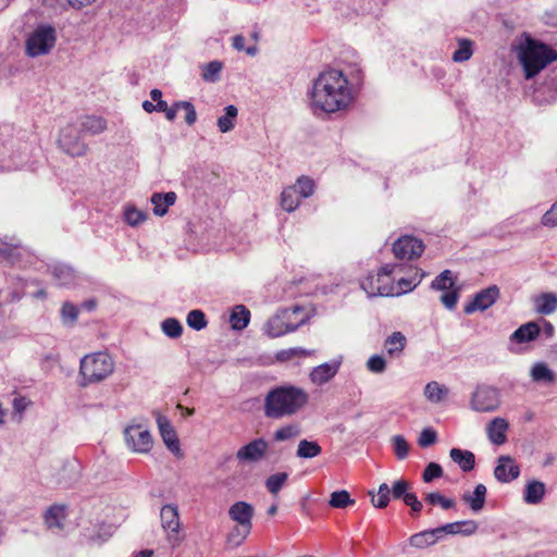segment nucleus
Wrapping results in <instances>:
<instances>
[{
  "label": "nucleus",
  "instance_id": "nucleus-1",
  "mask_svg": "<svg viewBox=\"0 0 557 557\" xmlns=\"http://www.w3.org/2000/svg\"><path fill=\"white\" fill-rule=\"evenodd\" d=\"M362 85L363 71L357 63L324 70L308 90L309 108L315 116L344 111L356 100Z\"/></svg>",
  "mask_w": 557,
  "mask_h": 557
},
{
  "label": "nucleus",
  "instance_id": "nucleus-2",
  "mask_svg": "<svg viewBox=\"0 0 557 557\" xmlns=\"http://www.w3.org/2000/svg\"><path fill=\"white\" fill-rule=\"evenodd\" d=\"M525 79H531L557 60V51L547 44L523 34L512 46Z\"/></svg>",
  "mask_w": 557,
  "mask_h": 557
},
{
  "label": "nucleus",
  "instance_id": "nucleus-3",
  "mask_svg": "<svg viewBox=\"0 0 557 557\" xmlns=\"http://www.w3.org/2000/svg\"><path fill=\"white\" fill-rule=\"evenodd\" d=\"M398 268L396 264H385L377 271L376 281L379 283L377 286H374V275H367L364 278L360 281V287L366 292L368 297H389V296H399L401 294L408 293L412 290L416 286H418L425 275L424 272L420 269L414 270V275L410 278H399L397 283H395V278L393 277V273Z\"/></svg>",
  "mask_w": 557,
  "mask_h": 557
},
{
  "label": "nucleus",
  "instance_id": "nucleus-4",
  "mask_svg": "<svg viewBox=\"0 0 557 557\" xmlns=\"http://www.w3.org/2000/svg\"><path fill=\"white\" fill-rule=\"evenodd\" d=\"M308 403L305 389L285 385L271 389L264 399V414L271 419H281L298 412Z\"/></svg>",
  "mask_w": 557,
  "mask_h": 557
},
{
  "label": "nucleus",
  "instance_id": "nucleus-5",
  "mask_svg": "<svg viewBox=\"0 0 557 557\" xmlns=\"http://www.w3.org/2000/svg\"><path fill=\"white\" fill-rule=\"evenodd\" d=\"M113 358L104 351L88 354L81 359L79 374L84 382L83 386L98 383L106 380L114 371Z\"/></svg>",
  "mask_w": 557,
  "mask_h": 557
},
{
  "label": "nucleus",
  "instance_id": "nucleus-6",
  "mask_svg": "<svg viewBox=\"0 0 557 557\" xmlns=\"http://www.w3.org/2000/svg\"><path fill=\"white\" fill-rule=\"evenodd\" d=\"M308 315L302 308L295 306L278 310L265 324V332L270 337H280L296 331L305 324Z\"/></svg>",
  "mask_w": 557,
  "mask_h": 557
},
{
  "label": "nucleus",
  "instance_id": "nucleus-7",
  "mask_svg": "<svg viewBox=\"0 0 557 557\" xmlns=\"http://www.w3.org/2000/svg\"><path fill=\"white\" fill-rule=\"evenodd\" d=\"M57 41L55 28L49 24H40L27 34L25 52L30 58L48 54Z\"/></svg>",
  "mask_w": 557,
  "mask_h": 557
},
{
  "label": "nucleus",
  "instance_id": "nucleus-8",
  "mask_svg": "<svg viewBox=\"0 0 557 557\" xmlns=\"http://www.w3.org/2000/svg\"><path fill=\"white\" fill-rule=\"evenodd\" d=\"M81 133L76 124L66 125L60 131L58 146L72 157L85 156L88 151V146L81 139Z\"/></svg>",
  "mask_w": 557,
  "mask_h": 557
},
{
  "label": "nucleus",
  "instance_id": "nucleus-9",
  "mask_svg": "<svg viewBox=\"0 0 557 557\" xmlns=\"http://www.w3.org/2000/svg\"><path fill=\"white\" fill-rule=\"evenodd\" d=\"M126 446L134 453L147 454L152 448V436L143 424H132L124 430Z\"/></svg>",
  "mask_w": 557,
  "mask_h": 557
},
{
  "label": "nucleus",
  "instance_id": "nucleus-10",
  "mask_svg": "<svg viewBox=\"0 0 557 557\" xmlns=\"http://www.w3.org/2000/svg\"><path fill=\"white\" fill-rule=\"evenodd\" d=\"M498 389L482 385L478 386L471 396L470 407L476 412H492L499 407Z\"/></svg>",
  "mask_w": 557,
  "mask_h": 557
},
{
  "label": "nucleus",
  "instance_id": "nucleus-11",
  "mask_svg": "<svg viewBox=\"0 0 557 557\" xmlns=\"http://www.w3.org/2000/svg\"><path fill=\"white\" fill-rule=\"evenodd\" d=\"M269 443L263 437H257L236 451V459L240 465L258 463L265 459Z\"/></svg>",
  "mask_w": 557,
  "mask_h": 557
},
{
  "label": "nucleus",
  "instance_id": "nucleus-12",
  "mask_svg": "<svg viewBox=\"0 0 557 557\" xmlns=\"http://www.w3.org/2000/svg\"><path fill=\"white\" fill-rule=\"evenodd\" d=\"M424 245L413 236H403L393 245V252L397 259H414L422 255Z\"/></svg>",
  "mask_w": 557,
  "mask_h": 557
},
{
  "label": "nucleus",
  "instance_id": "nucleus-13",
  "mask_svg": "<svg viewBox=\"0 0 557 557\" xmlns=\"http://www.w3.org/2000/svg\"><path fill=\"white\" fill-rule=\"evenodd\" d=\"M160 519L163 530L168 533V539L172 545L180 542V516L178 509L172 505H165L161 508Z\"/></svg>",
  "mask_w": 557,
  "mask_h": 557
},
{
  "label": "nucleus",
  "instance_id": "nucleus-14",
  "mask_svg": "<svg viewBox=\"0 0 557 557\" xmlns=\"http://www.w3.org/2000/svg\"><path fill=\"white\" fill-rule=\"evenodd\" d=\"M499 297V289L496 285H492L482 289L473 297L472 301L465 306V312L471 314L478 310L483 311L495 304Z\"/></svg>",
  "mask_w": 557,
  "mask_h": 557
},
{
  "label": "nucleus",
  "instance_id": "nucleus-15",
  "mask_svg": "<svg viewBox=\"0 0 557 557\" xmlns=\"http://www.w3.org/2000/svg\"><path fill=\"white\" fill-rule=\"evenodd\" d=\"M520 474V467L516 461L507 455H503L497 459V466L494 469L495 478L503 483L516 480Z\"/></svg>",
  "mask_w": 557,
  "mask_h": 557
},
{
  "label": "nucleus",
  "instance_id": "nucleus-16",
  "mask_svg": "<svg viewBox=\"0 0 557 557\" xmlns=\"http://www.w3.org/2000/svg\"><path fill=\"white\" fill-rule=\"evenodd\" d=\"M255 513L253 507L243 500L234 503L228 509L230 518L235 521L239 527L251 529L252 517Z\"/></svg>",
  "mask_w": 557,
  "mask_h": 557
},
{
  "label": "nucleus",
  "instance_id": "nucleus-17",
  "mask_svg": "<svg viewBox=\"0 0 557 557\" xmlns=\"http://www.w3.org/2000/svg\"><path fill=\"white\" fill-rule=\"evenodd\" d=\"M158 428L161 434V437L165 444V446L174 454L180 453V442L177 435L171 425L168 418L163 416H158L157 418Z\"/></svg>",
  "mask_w": 557,
  "mask_h": 557
},
{
  "label": "nucleus",
  "instance_id": "nucleus-18",
  "mask_svg": "<svg viewBox=\"0 0 557 557\" xmlns=\"http://www.w3.org/2000/svg\"><path fill=\"white\" fill-rule=\"evenodd\" d=\"M341 362H325L312 369L310 380L315 385H323L338 372Z\"/></svg>",
  "mask_w": 557,
  "mask_h": 557
},
{
  "label": "nucleus",
  "instance_id": "nucleus-19",
  "mask_svg": "<svg viewBox=\"0 0 557 557\" xmlns=\"http://www.w3.org/2000/svg\"><path fill=\"white\" fill-rule=\"evenodd\" d=\"M541 333V327L536 322H528L520 325L509 337L511 343L525 344L533 342Z\"/></svg>",
  "mask_w": 557,
  "mask_h": 557
},
{
  "label": "nucleus",
  "instance_id": "nucleus-20",
  "mask_svg": "<svg viewBox=\"0 0 557 557\" xmlns=\"http://www.w3.org/2000/svg\"><path fill=\"white\" fill-rule=\"evenodd\" d=\"M509 428L508 422L503 418H494L486 425V434L491 443L502 445L506 442V432Z\"/></svg>",
  "mask_w": 557,
  "mask_h": 557
},
{
  "label": "nucleus",
  "instance_id": "nucleus-21",
  "mask_svg": "<svg viewBox=\"0 0 557 557\" xmlns=\"http://www.w3.org/2000/svg\"><path fill=\"white\" fill-rule=\"evenodd\" d=\"M77 127L82 133L95 136L107 129V121L101 116L85 115L78 120Z\"/></svg>",
  "mask_w": 557,
  "mask_h": 557
},
{
  "label": "nucleus",
  "instance_id": "nucleus-22",
  "mask_svg": "<svg viewBox=\"0 0 557 557\" xmlns=\"http://www.w3.org/2000/svg\"><path fill=\"white\" fill-rule=\"evenodd\" d=\"M176 194L174 191L154 193L151 196V203L153 205V213L158 216L166 214L169 207L173 206L176 201Z\"/></svg>",
  "mask_w": 557,
  "mask_h": 557
},
{
  "label": "nucleus",
  "instance_id": "nucleus-23",
  "mask_svg": "<svg viewBox=\"0 0 557 557\" xmlns=\"http://www.w3.org/2000/svg\"><path fill=\"white\" fill-rule=\"evenodd\" d=\"M486 487L484 484H476L472 493H465L462 500L469 505L472 511L479 512L483 509L486 499Z\"/></svg>",
  "mask_w": 557,
  "mask_h": 557
},
{
  "label": "nucleus",
  "instance_id": "nucleus-24",
  "mask_svg": "<svg viewBox=\"0 0 557 557\" xmlns=\"http://www.w3.org/2000/svg\"><path fill=\"white\" fill-rule=\"evenodd\" d=\"M478 523L473 520H463L446 523L443 525V531L447 535H465L469 536L475 533Z\"/></svg>",
  "mask_w": 557,
  "mask_h": 557
},
{
  "label": "nucleus",
  "instance_id": "nucleus-25",
  "mask_svg": "<svg viewBox=\"0 0 557 557\" xmlns=\"http://www.w3.org/2000/svg\"><path fill=\"white\" fill-rule=\"evenodd\" d=\"M535 310L540 314L548 315L557 310V295L543 293L534 298Z\"/></svg>",
  "mask_w": 557,
  "mask_h": 557
},
{
  "label": "nucleus",
  "instance_id": "nucleus-26",
  "mask_svg": "<svg viewBox=\"0 0 557 557\" xmlns=\"http://www.w3.org/2000/svg\"><path fill=\"white\" fill-rule=\"evenodd\" d=\"M449 457L465 472L471 471L474 468L475 456L470 450H463L460 448H451L449 451Z\"/></svg>",
  "mask_w": 557,
  "mask_h": 557
},
{
  "label": "nucleus",
  "instance_id": "nucleus-27",
  "mask_svg": "<svg viewBox=\"0 0 557 557\" xmlns=\"http://www.w3.org/2000/svg\"><path fill=\"white\" fill-rule=\"evenodd\" d=\"M545 494V485L541 481L533 480L525 485L523 500L530 505L539 504Z\"/></svg>",
  "mask_w": 557,
  "mask_h": 557
},
{
  "label": "nucleus",
  "instance_id": "nucleus-28",
  "mask_svg": "<svg viewBox=\"0 0 557 557\" xmlns=\"http://www.w3.org/2000/svg\"><path fill=\"white\" fill-rule=\"evenodd\" d=\"M250 321V311L244 305H237L234 307L231 315L230 323L233 330H244Z\"/></svg>",
  "mask_w": 557,
  "mask_h": 557
},
{
  "label": "nucleus",
  "instance_id": "nucleus-29",
  "mask_svg": "<svg viewBox=\"0 0 557 557\" xmlns=\"http://www.w3.org/2000/svg\"><path fill=\"white\" fill-rule=\"evenodd\" d=\"M65 519V507L60 505L51 506L45 513V522L49 529L61 530Z\"/></svg>",
  "mask_w": 557,
  "mask_h": 557
},
{
  "label": "nucleus",
  "instance_id": "nucleus-30",
  "mask_svg": "<svg viewBox=\"0 0 557 557\" xmlns=\"http://www.w3.org/2000/svg\"><path fill=\"white\" fill-rule=\"evenodd\" d=\"M530 375L536 383L552 384L555 381L554 372L544 362H536L532 366Z\"/></svg>",
  "mask_w": 557,
  "mask_h": 557
},
{
  "label": "nucleus",
  "instance_id": "nucleus-31",
  "mask_svg": "<svg viewBox=\"0 0 557 557\" xmlns=\"http://www.w3.org/2000/svg\"><path fill=\"white\" fill-rule=\"evenodd\" d=\"M406 343V336L401 332H394L385 339L384 347L389 356L396 357L403 352Z\"/></svg>",
  "mask_w": 557,
  "mask_h": 557
},
{
  "label": "nucleus",
  "instance_id": "nucleus-32",
  "mask_svg": "<svg viewBox=\"0 0 557 557\" xmlns=\"http://www.w3.org/2000/svg\"><path fill=\"white\" fill-rule=\"evenodd\" d=\"M448 388L436 381L429 382L424 387V397L433 404H438L448 395Z\"/></svg>",
  "mask_w": 557,
  "mask_h": 557
},
{
  "label": "nucleus",
  "instance_id": "nucleus-33",
  "mask_svg": "<svg viewBox=\"0 0 557 557\" xmlns=\"http://www.w3.org/2000/svg\"><path fill=\"white\" fill-rule=\"evenodd\" d=\"M314 355V350L305 349L301 347H293L287 349H282L276 352L275 358L277 361L286 362L294 359H301L311 357Z\"/></svg>",
  "mask_w": 557,
  "mask_h": 557
},
{
  "label": "nucleus",
  "instance_id": "nucleus-34",
  "mask_svg": "<svg viewBox=\"0 0 557 557\" xmlns=\"http://www.w3.org/2000/svg\"><path fill=\"white\" fill-rule=\"evenodd\" d=\"M52 276L60 286H69L75 280L73 269L65 264H57L51 270Z\"/></svg>",
  "mask_w": 557,
  "mask_h": 557
},
{
  "label": "nucleus",
  "instance_id": "nucleus-35",
  "mask_svg": "<svg viewBox=\"0 0 557 557\" xmlns=\"http://www.w3.org/2000/svg\"><path fill=\"white\" fill-rule=\"evenodd\" d=\"M321 446L315 441L301 440L298 444L296 456L301 459H310L319 456Z\"/></svg>",
  "mask_w": 557,
  "mask_h": 557
},
{
  "label": "nucleus",
  "instance_id": "nucleus-36",
  "mask_svg": "<svg viewBox=\"0 0 557 557\" xmlns=\"http://www.w3.org/2000/svg\"><path fill=\"white\" fill-rule=\"evenodd\" d=\"M300 196L297 195V188L289 186L281 194V206L287 212H293L300 203Z\"/></svg>",
  "mask_w": 557,
  "mask_h": 557
},
{
  "label": "nucleus",
  "instance_id": "nucleus-37",
  "mask_svg": "<svg viewBox=\"0 0 557 557\" xmlns=\"http://www.w3.org/2000/svg\"><path fill=\"white\" fill-rule=\"evenodd\" d=\"M224 110H225V114L218 119L216 124H218L220 132L227 133V132L232 131L235 126L238 110L233 104L225 107Z\"/></svg>",
  "mask_w": 557,
  "mask_h": 557
},
{
  "label": "nucleus",
  "instance_id": "nucleus-38",
  "mask_svg": "<svg viewBox=\"0 0 557 557\" xmlns=\"http://www.w3.org/2000/svg\"><path fill=\"white\" fill-rule=\"evenodd\" d=\"M456 277L450 270H444L432 282L431 287L437 290H448L454 288Z\"/></svg>",
  "mask_w": 557,
  "mask_h": 557
},
{
  "label": "nucleus",
  "instance_id": "nucleus-39",
  "mask_svg": "<svg viewBox=\"0 0 557 557\" xmlns=\"http://www.w3.org/2000/svg\"><path fill=\"white\" fill-rule=\"evenodd\" d=\"M301 430L297 423H289L277 429L273 434V438L276 442H284L299 436Z\"/></svg>",
  "mask_w": 557,
  "mask_h": 557
},
{
  "label": "nucleus",
  "instance_id": "nucleus-40",
  "mask_svg": "<svg viewBox=\"0 0 557 557\" xmlns=\"http://www.w3.org/2000/svg\"><path fill=\"white\" fill-rule=\"evenodd\" d=\"M472 46L473 42L470 39H459L458 48L453 53V60L459 63L468 61L473 54Z\"/></svg>",
  "mask_w": 557,
  "mask_h": 557
},
{
  "label": "nucleus",
  "instance_id": "nucleus-41",
  "mask_svg": "<svg viewBox=\"0 0 557 557\" xmlns=\"http://www.w3.org/2000/svg\"><path fill=\"white\" fill-rule=\"evenodd\" d=\"M161 330L164 335H166L170 338L175 339V338H178L182 336L183 325L175 318H166L161 323Z\"/></svg>",
  "mask_w": 557,
  "mask_h": 557
},
{
  "label": "nucleus",
  "instance_id": "nucleus-42",
  "mask_svg": "<svg viewBox=\"0 0 557 557\" xmlns=\"http://www.w3.org/2000/svg\"><path fill=\"white\" fill-rule=\"evenodd\" d=\"M329 504L333 508H346L347 506L354 505L355 499L350 497V494L346 490H342L331 494Z\"/></svg>",
  "mask_w": 557,
  "mask_h": 557
},
{
  "label": "nucleus",
  "instance_id": "nucleus-43",
  "mask_svg": "<svg viewBox=\"0 0 557 557\" xmlns=\"http://www.w3.org/2000/svg\"><path fill=\"white\" fill-rule=\"evenodd\" d=\"M287 479L288 474L286 472L274 473L265 480V487L271 494L276 495L282 490Z\"/></svg>",
  "mask_w": 557,
  "mask_h": 557
},
{
  "label": "nucleus",
  "instance_id": "nucleus-44",
  "mask_svg": "<svg viewBox=\"0 0 557 557\" xmlns=\"http://www.w3.org/2000/svg\"><path fill=\"white\" fill-rule=\"evenodd\" d=\"M124 219L128 225L135 227L147 219V213L134 206H127L124 210Z\"/></svg>",
  "mask_w": 557,
  "mask_h": 557
},
{
  "label": "nucleus",
  "instance_id": "nucleus-45",
  "mask_svg": "<svg viewBox=\"0 0 557 557\" xmlns=\"http://www.w3.org/2000/svg\"><path fill=\"white\" fill-rule=\"evenodd\" d=\"M424 499L428 504L432 506H441L445 510L451 509L456 505L454 499L446 498L438 492L426 493Z\"/></svg>",
  "mask_w": 557,
  "mask_h": 557
},
{
  "label": "nucleus",
  "instance_id": "nucleus-46",
  "mask_svg": "<svg viewBox=\"0 0 557 557\" xmlns=\"http://www.w3.org/2000/svg\"><path fill=\"white\" fill-rule=\"evenodd\" d=\"M186 322L190 329L196 331L203 330L208 324L205 313L199 309L189 311L186 318Z\"/></svg>",
  "mask_w": 557,
  "mask_h": 557
},
{
  "label": "nucleus",
  "instance_id": "nucleus-47",
  "mask_svg": "<svg viewBox=\"0 0 557 557\" xmlns=\"http://www.w3.org/2000/svg\"><path fill=\"white\" fill-rule=\"evenodd\" d=\"M222 67H223L222 63L216 60L207 63L203 66L202 73H201L203 81L210 82V83H214V82L219 81Z\"/></svg>",
  "mask_w": 557,
  "mask_h": 557
},
{
  "label": "nucleus",
  "instance_id": "nucleus-48",
  "mask_svg": "<svg viewBox=\"0 0 557 557\" xmlns=\"http://www.w3.org/2000/svg\"><path fill=\"white\" fill-rule=\"evenodd\" d=\"M251 529L242 528L239 525L235 527L230 534L227 535L226 543L230 547H238L245 539L250 533Z\"/></svg>",
  "mask_w": 557,
  "mask_h": 557
},
{
  "label": "nucleus",
  "instance_id": "nucleus-49",
  "mask_svg": "<svg viewBox=\"0 0 557 557\" xmlns=\"http://www.w3.org/2000/svg\"><path fill=\"white\" fill-rule=\"evenodd\" d=\"M433 537L429 530L421 531L410 536L409 544L416 548H425L434 545L432 542Z\"/></svg>",
  "mask_w": 557,
  "mask_h": 557
},
{
  "label": "nucleus",
  "instance_id": "nucleus-50",
  "mask_svg": "<svg viewBox=\"0 0 557 557\" xmlns=\"http://www.w3.org/2000/svg\"><path fill=\"white\" fill-rule=\"evenodd\" d=\"M297 188V195L301 198L310 197L314 191V183L307 176L298 178L297 183L293 186Z\"/></svg>",
  "mask_w": 557,
  "mask_h": 557
},
{
  "label": "nucleus",
  "instance_id": "nucleus-51",
  "mask_svg": "<svg viewBox=\"0 0 557 557\" xmlns=\"http://www.w3.org/2000/svg\"><path fill=\"white\" fill-rule=\"evenodd\" d=\"M394 453L399 460L407 458L409 454V445L403 435L392 437Z\"/></svg>",
  "mask_w": 557,
  "mask_h": 557
},
{
  "label": "nucleus",
  "instance_id": "nucleus-52",
  "mask_svg": "<svg viewBox=\"0 0 557 557\" xmlns=\"http://www.w3.org/2000/svg\"><path fill=\"white\" fill-rule=\"evenodd\" d=\"M444 474L443 468L441 465L436 462H430L425 467L423 473H422V480L424 483H431L435 479L442 478Z\"/></svg>",
  "mask_w": 557,
  "mask_h": 557
},
{
  "label": "nucleus",
  "instance_id": "nucleus-53",
  "mask_svg": "<svg viewBox=\"0 0 557 557\" xmlns=\"http://www.w3.org/2000/svg\"><path fill=\"white\" fill-rule=\"evenodd\" d=\"M444 292L445 293L441 296L440 300L448 310H453L456 307L457 301L459 299L460 288L454 287L451 289Z\"/></svg>",
  "mask_w": 557,
  "mask_h": 557
},
{
  "label": "nucleus",
  "instance_id": "nucleus-54",
  "mask_svg": "<svg viewBox=\"0 0 557 557\" xmlns=\"http://www.w3.org/2000/svg\"><path fill=\"white\" fill-rule=\"evenodd\" d=\"M78 315V308L71 304V302H64L61 308V317L62 321L64 323L73 324L77 320Z\"/></svg>",
  "mask_w": 557,
  "mask_h": 557
},
{
  "label": "nucleus",
  "instance_id": "nucleus-55",
  "mask_svg": "<svg viewBox=\"0 0 557 557\" xmlns=\"http://www.w3.org/2000/svg\"><path fill=\"white\" fill-rule=\"evenodd\" d=\"M367 368L373 373H383L386 369V361L380 355L371 356L367 362Z\"/></svg>",
  "mask_w": 557,
  "mask_h": 557
},
{
  "label": "nucleus",
  "instance_id": "nucleus-56",
  "mask_svg": "<svg viewBox=\"0 0 557 557\" xmlns=\"http://www.w3.org/2000/svg\"><path fill=\"white\" fill-rule=\"evenodd\" d=\"M437 440V434L432 428H425L420 433V436L418 438V444L421 447H429L433 445Z\"/></svg>",
  "mask_w": 557,
  "mask_h": 557
},
{
  "label": "nucleus",
  "instance_id": "nucleus-57",
  "mask_svg": "<svg viewBox=\"0 0 557 557\" xmlns=\"http://www.w3.org/2000/svg\"><path fill=\"white\" fill-rule=\"evenodd\" d=\"M176 107H181V109L185 110V122L188 125H193L197 120V112L194 104L189 101H176Z\"/></svg>",
  "mask_w": 557,
  "mask_h": 557
},
{
  "label": "nucleus",
  "instance_id": "nucleus-58",
  "mask_svg": "<svg viewBox=\"0 0 557 557\" xmlns=\"http://www.w3.org/2000/svg\"><path fill=\"white\" fill-rule=\"evenodd\" d=\"M541 223L546 227L557 226V201L542 215Z\"/></svg>",
  "mask_w": 557,
  "mask_h": 557
},
{
  "label": "nucleus",
  "instance_id": "nucleus-59",
  "mask_svg": "<svg viewBox=\"0 0 557 557\" xmlns=\"http://www.w3.org/2000/svg\"><path fill=\"white\" fill-rule=\"evenodd\" d=\"M232 46L234 49L242 51L245 50L246 53L250 57H253L258 52L257 46H250L248 48H245V38L242 35H236L232 38Z\"/></svg>",
  "mask_w": 557,
  "mask_h": 557
},
{
  "label": "nucleus",
  "instance_id": "nucleus-60",
  "mask_svg": "<svg viewBox=\"0 0 557 557\" xmlns=\"http://www.w3.org/2000/svg\"><path fill=\"white\" fill-rule=\"evenodd\" d=\"M409 483L405 480H397L394 482L391 491L394 498H404L406 493L408 492Z\"/></svg>",
  "mask_w": 557,
  "mask_h": 557
},
{
  "label": "nucleus",
  "instance_id": "nucleus-61",
  "mask_svg": "<svg viewBox=\"0 0 557 557\" xmlns=\"http://www.w3.org/2000/svg\"><path fill=\"white\" fill-rule=\"evenodd\" d=\"M371 496L372 505L376 508H385L389 503V496H386L382 493L374 494L373 492H369Z\"/></svg>",
  "mask_w": 557,
  "mask_h": 557
},
{
  "label": "nucleus",
  "instance_id": "nucleus-62",
  "mask_svg": "<svg viewBox=\"0 0 557 557\" xmlns=\"http://www.w3.org/2000/svg\"><path fill=\"white\" fill-rule=\"evenodd\" d=\"M14 248L10 245L0 243V258L12 261Z\"/></svg>",
  "mask_w": 557,
  "mask_h": 557
},
{
  "label": "nucleus",
  "instance_id": "nucleus-63",
  "mask_svg": "<svg viewBox=\"0 0 557 557\" xmlns=\"http://www.w3.org/2000/svg\"><path fill=\"white\" fill-rule=\"evenodd\" d=\"M429 531L431 533V536L433 537V544H436L437 542H441L446 537V534L443 531V525L430 529Z\"/></svg>",
  "mask_w": 557,
  "mask_h": 557
},
{
  "label": "nucleus",
  "instance_id": "nucleus-64",
  "mask_svg": "<svg viewBox=\"0 0 557 557\" xmlns=\"http://www.w3.org/2000/svg\"><path fill=\"white\" fill-rule=\"evenodd\" d=\"M27 405L25 398H14L13 400V409L18 413H22L27 408Z\"/></svg>",
  "mask_w": 557,
  "mask_h": 557
}]
</instances>
